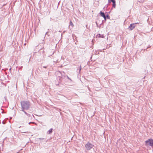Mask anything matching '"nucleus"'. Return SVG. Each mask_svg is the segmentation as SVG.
<instances>
[{
    "label": "nucleus",
    "mask_w": 153,
    "mask_h": 153,
    "mask_svg": "<svg viewBox=\"0 0 153 153\" xmlns=\"http://www.w3.org/2000/svg\"><path fill=\"white\" fill-rule=\"evenodd\" d=\"M151 47V46H149V47H148L147 48H146V50H147V49H148V48H150V47Z\"/></svg>",
    "instance_id": "obj_21"
},
{
    "label": "nucleus",
    "mask_w": 153,
    "mask_h": 153,
    "mask_svg": "<svg viewBox=\"0 0 153 153\" xmlns=\"http://www.w3.org/2000/svg\"><path fill=\"white\" fill-rule=\"evenodd\" d=\"M96 23L97 24V26L98 25V24H97V22H96Z\"/></svg>",
    "instance_id": "obj_24"
},
{
    "label": "nucleus",
    "mask_w": 153,
    "mask_h": 153,
    "mask_svg": "<svg viewBox=\"0 0 153 153\" xmlns=\"http://www.w3.org/2000/svg\"><path fill=\"white\" fill-rule=\"evenodd\" d=\"M48 32H47L46 33H45V36H46V35H48V36H49V35H48Z\"/></svg>",
    "instance_id": "obj_22"
},
{
    "label": "nucleus",
    "mask_w": 153,
    "mask_h": 153,
    "mask_svg": "<svg viewBox=\"0 0 153 153\" xmlns=\"http://www.w3.org/2000/svg\"><path fill=\"white\" fill-rule=\"evenodd\" d=\"M135 27L134 24L133 23L130 24L128 27V29L130 30H132Z\"/></svg>",
    "instance_id": "obj_5"
},
{
    "label": "nucleus",
    "mask_w": 153,
    "mask_h": 153,
    "mask_svg": "<svg viewBox=\"0 0 153 153\" xmlns=\"http://www.w3.org/2000/svg\"><path fill=\"white\" fill-rule=\"evenodd\" d=\"M116 1H114V2L113 3V4H112V7L114 8H115V7H116Z\"/></svg>",
    "instance_id": "obj_10"
},
{
    "label": "nucleus",
    "mask_w": 153,
    "mask_h": 153,
    "mask_svg": "<svg viewBox=\"0 0 153 153\" xmlns=\"http://www.w3.org/2000/svg\"><path fill=\"white\" fill-rule=\"evenodd\" d=\"M53 130V129L52 128H51L49 130H48L47 133L48 134H50L52 133V130Z\"/></svg>",
    "instance_id": "obj_9"
},
{
    "label": "nucleus",
    "mask_w": 153,
    "mask_h": 153,
    "mask_svg": "<svg viewBox=\"0 0 153 153\" xmlns=\"http://www.w3.org/2000/svg\"><path fill=\"white\" fill-rule=\"evenodd\" d=\"M39 139L40 140H44V138H39Z\"/></svg>",
    "instance_id": "obj_17"
},
{
    "label": "nucleus",
    "mask_w": 153,
    "mask_h": 153,
    "mask_svg": "<svg viewBox=\"0 0 153 153\" xmlns=\"http://www.w3.org/2000/svg\"><path fill=\"white\" fill-rule=\"evenodd\" d=\"M11 69V68H10V70Z\"/></svg>",
    "instance_id": "obj_26"
},
{
    "label": "nucleus",
    "mask_w": 153,
    "mask_h": 153,
    "mask_svg": "<svg viewBox=\"0 0 153 153\" xmlns=\"http://www.w3.org/2000/svg\"><path fill=\"white\" fill-rule=\"evenodd\" d=\"M48 67V65L46 66H43V67L44 68H47Z\"/></svg>",
    "instance_id": "obj_18"
},
{
    "label": "nucleus",
    "mask_w": 153,
    "mask_h": 153,
    "mask_svg": "<svg viewBox=\"0 0 153 153\" xmlns=\"http://www.w3.org/2000/svg\"><path fill=\"white\" fill-rule=\"evenodd\" d=\"M21 110V111L23 112L24 113L27 115V117H30L31 116V115L29 114L28 113L26 112L25 110Z\"/></svg>",
    "instance_id": "obj_6"
},
{
    "label": "nucleus",
    "mask_w": 153,
    "mask_h": 153,
    "mask_svg": "<svg viewBox=\"0 0 153 153\" xmlns=\"http://www.w3.org/2000/svg\"><path fill=\"white\" fill-rule=\"evenodd\" d=\"M103 18H104V20L105 21L106 20V16H105V17H103Z\"/></svg>",
    "instance_id": "obj_20"
},
{
    "label": "nucleus",
    "mask_w": 153,
    "mask_h": 153,
    "mask_svg": "<svg viewBox=\"0 0 153 153\" xmlns=\"http://www.w3.org/2000/svg\"><path fill=\"white\" fill-rule=\"evenodd\" d=\"M66 76H67V78L68 79H69L71 82L72 81V80L68 77V75H67Z\"/></svg>",
    "instance_id": "obj_15"
},
{
    "label": "nucleus",
    "mask_w": 153,
    "mask_h": 153,
    "mask_svg": "<svg viewBox=\"0 0 153 153\" xmlns=\"http://www.w3.org/2000/svg\"><path fill=\"white\" fill-rule=\"evenodd\" d=\"M115 0H108V1L109 3H110L111 2H114L115 1Z\"/></svg>",
    "instance_id": "obj_12"
},
{
    "label": "nucleus",
    "mask_w": 153,
    "mask_h": 153,
    "mask_svg": "<svg viewBox=\"0 0 153 153\" xmlns=\"http://www.w3.org/2000/svg\"><path fill=\"white\" fill-rule=\"evenodd\" d=\"M97 36L99 38H103L104 37V35H101L100 34H97Z\"/></svg>",
    "instance_id": "obj_8"
},
{
    "label": "nucleus",
    "mask_w": 153,
    "mask_h": 153,
    "mask_svg": "<svg viewBox=\"0 0 153 153\" xmlns=\"http://www.w3.org/2000/svg\"><path fill=\"white\" fill-rule=\"evenodd\" d=\"M70 25H71L72 26V27H73V24L72 22V21H70Z\"/></svg>",
    "instance_id": "obj_14"
},
{
    "label": "nucleus",
    "mask_w": 153,
    "mask_h": 153,
    "mask_svg": "<svg viewBox=\"0 0 153 153\" xmlns=\"http://www.w3.org/2000/svg\"><path fill=\"white\" fill-rule=\"evenodd\" d=\"M58 82H57L56 81H55V84L56 85H59V83L61 82V81H60L59 80L57 81Z\"/></svg>",
    "instance_id": "obj_11"
},
{
    "label": "nucleus",
    "mask_w": 153,
    "mask_h": 153,
    "mask_svg": "<svg viewBox=\"0 0 153 153\" xmlns=\"http://www.w3.org/2000/svg\"><path fill=\"white\" fill-rule=\"evenodd\" d=\"M21 110H28L31 107L30 102L28 100H23L21 102Z\"/></svg>",
    "instance_id": "obj_1"
},
{
    "label": "nucleus",
    "mask_w": 153,
    "mask_h": 153,
    "mask_svg": "<svg viewBox=\"0 0 153 153\" xmlns=\"http://www.w3.org/2000/svg\"><path fill=\"white\" fill-rule=\"evenodd\" d=\"M100 15L101 16L103 17H105V13L104 12H102V11H101L100 12Z\"/></svg>",
    "instance_id": "obj_7"
},
{
    "label": "nucleus",
    "mask_w": 153,
    "mask_h": 153,
    "mask_svg": "<svg viewBox=\"0 0 153 153\" xmlns=\"http://www.w3.org/2000/svg\"><path fill=\"white\" fill-rule=\"evenodd\" d=\"M135 24H138V23H135Z\"/></svg>",
    "instance_id": "obj_25"
},
{
    "label": "nucleus",
    "mask_w": 153,
    "mask_h": 153,
    "mask_svg": "<svg viewBox=\"0 0 153 153\" xmlns=\"http://www.w3.org/2000/svg\"><path fill=\"white\" fill-rule=\"evenodd\" d=\"M81 70V66H80V68H79V73L80 72V71Z\"/></svg>",
    "instance_id": "obj_19"
},
{
    "label": "nucleus",
    "mask_w": 153,
    "mask_h": 153,
    "mask_svg": "<svg viewBox=\"0 0 153 153\" xmlns=\"http://www.w3.org/2000/svg\"><path fill=\"white\" fill-rule=\"evenodd\" d=\"M145 144L146 146H150L153 147V139L152 138L149 139L145 141Z\"/></svg>",
    "instance_id": "obj_2"
},
{
    "label": "nucleus",
    "mask_w": 153,
    "mask_h": 153,
    "mask_svg": "<svg viewBox=\"0 0 153 153\" xmlns=\"http://www.w3.org/2000/svg\"><path fill=\"white\" fill-rule=\"evenodd\" d=\"M2 123H3V124H4V122H2Z\"/></svg>",
    "instance_id": "obj_27"
},
{
    "label": "nucleus",
    "mask_w": 153,
    "mask_h": 153,
    "mask_svg": "<svg viewBox=\"0 0 153 153\" xmlns=\"http://www.w3.org/2000/svg\"><path fill=\"white\" fill-rule=\"evenodd\" d=\"M31 123L35 124V123L34 122H30L28 124H30Z\"/></svg>",
    "instance_id": "obj_16"
},
{
    "label": "nucleus",
    "mask_w": 153,
    "mask_h": 153,
    "mask_svg": "<svg viewBox=\"0 0 153 153\" xmlns=\"http://www.w3.org/2000/svg\"><path fill=\"white\" fill-rule=\"evenodd\" d=\"M106 19H110V16L109 15H106Z\"/></svg>",
    "instance_id": "obj_13"
},
{
    "label": "nucleus",
    "mask_w": 153,
    "mask_h": 153,
    "mask_svg": "<svg viewBox=\"0 0 153 153\" xmlns=\"http://www.w3.org/2000/svg\"><path fill=\"white\" fill-rule=\"evenodd\" d=\"M103 21H102V22L101 23V24H100V25H101V24L102 23V22H103Z\"/></svg>",
    "instance_id": "obj_23"
},
{
    "label": "nucleus",
    "mask_w": 153,
    "mask_h": 153,
    "mask_svg": "<svg viewBox=\"0 0 153 153\" xmlns=\"http://www.w3.org/2000/svg\"><path fill=\"white\" fill-rule=\"evenodd\" d=\"M56 74L58 76V77L57 78V80L58 81V80L61 81L62 80V78H63V76H64L65 73L64 72H60L59 71H58L57 72Z\"/></svg>",
    "instance_id": "obj_3"
},
{
    "label": "nucleus",
    "mask_w": 153,
    "mask_h": 153,
    "mask_svg": "<svg viewBox=\"0 0 153 153\" xmlns=\"http://www.w3.org/2000/svg\"><path fill=\"white\" fill-rule=\"evenodd\" d=\"M94 146V145L89 142H88L85 146L86 149L88 150H91Z\"/></svg>",
    "instance_id": "obj_4"
}]
</instances>
